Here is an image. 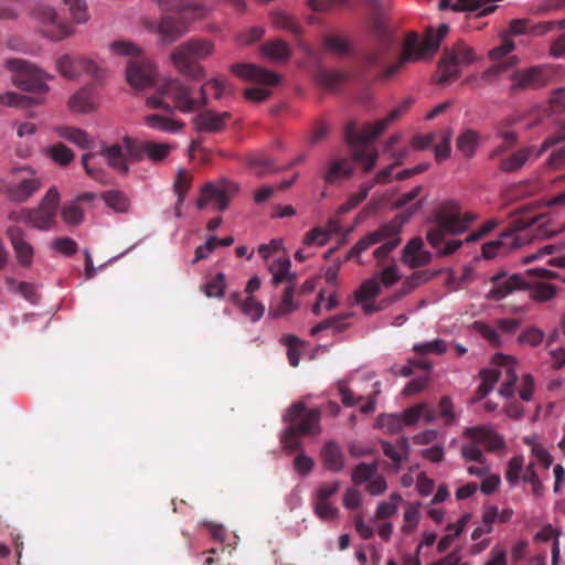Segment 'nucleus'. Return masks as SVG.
<instances>
[{"label": "nucleus", "instance_id": "nucleus-30", "mask_svg": "<svg viewBox=\"0 0 565 565\" xmlns=\"http://www.w3.org/2000/svg\"><path fill=\"white\" fill-rule=\"evenodd\" d=\"M100 154L105 157L107 163L121 174H127L129 172L128 162L130 160L127 157V149L125 145L113 143L108 146H104L100 150Z\"/></svg>", "mask_w": 565, "mask_h": 565}, {"label": "nucleus", "instance_id": "nucleus-38", "mask_svg": "<svg viewBox=\"0 0 565 565\" xmlns=\"http://www.w3.org/2000/svg\"><path fill=\"white\" fill-rule=\"evenodd\" d=\"M44 103V97H30L14 92L0 94V104L7 107L26 108Z\"/></svg>", "mask_w": 565, "mask_h": 565}, {"label": "nucleus", "instance_id": "nucleus-19", "mask_svg": "<svg viewBox=\"0 0 565 565\" xmlns=\"http://www.w3.org/2000/svg\"><path fill=\"white\" fill-rule=\"evenodd\" d=\"M57 68L62 76L75 79L82 74H87L94 79H100L103 70L93 60L65 54L57 61Z\"/></svg>", "mask_w": 565, "mask_h": 565}, {"label": "nucleus", "instance_id": "nucleus-13", "mask_svg": "<svg viewBox=\"0 0 565 565\" xmlns=\"http://www.w3.org/2000/svg\"><path fill=\"white\" fill-rule=\"evenodd\" d=\"M477 61V56L469 45L459 41L452 47L446 49L444 57L439 63L438 83L444 85L451 79L459 77V65H469Z\"/></svg>", "mask_w": 565, "mask_h": 565}, {"label": "nucleus", "instance_id": "nucleus-3", "mask_svg": "<svg viewBox=\"0 0 565 565\" xmlns=\"http://www.w3.org/2000/svg\"><path fill=\"white\" fill-rule=\"evenodd\" d=\"M162 94L174 104V108L182 113H192L207 105V93L212 92L214 99H222L234 95L233 85L224 77H212L204 82L199 89V97L193 89L179 78H169L161 84Z\"/></svg>", "mask_w": 565, "mask_h": 565}, {"label": "nucleus", "instance_id": "nucleus-42", "mask_svg": "<svg viewBox=\"0 0 565 565\" xmlns=\"http://www.w3.org/2000/svg\"><path fill=\"white\" fill-rule=\"evenodd\" d=\"M402 503L403 497L398 492H392L387 500L379 502L375 510V519L386 520L394 516Z\"/></svg>", "mask_w": 565, "mask_h": 565}, {"label": "nucleus", "instance_id": "nucleus-44", "mask_svg": "<svg viewBox=\"0 0 565 565\" xmlns=\"http://www.w3.org/2000/svg\"><path fill=\"white\" fill-rule=\"evenodd\" d=\"M263 53L274 61H287L290 57V47L281 40H274L265 43L262 47Z\"/></svg>", "mask_w": 565, "mask_h": 565}, {"label": "nucleus", "instance_id": "nucleus-24", "mask_svg": "<svg viewBox=\"0 0 565 565\" xmlns=\"http://www.w3.org/2000/svg\"><path fill=\"white\" fill-rule=\"evenodd\" d=\"M33 14L42 23L56 28V33L51 35L55 41H61L74 33L73 25L67 21L58 19L57 13L52 7L36 6L33 10Z\"/></svg>", "mask_w": 565, "mask_h": 565}, {"label": "nucleus", "instance_id": "nucleus-28", "mask_svg": "<svg viewBox=\"0 0 565 565\" xmlns=\"http://www.w3.org/2000/svg\"><path fill=\"white\" fill-rule=\"evenodd\" d=\"M525 286V281L520 275L495 277L493 279V286L488 292V298L491 300H501L515 290L524 289Z\"/></svg>", "mask_w": 565, "mask_h": 565}, {"label": "nucleus", "instance_id": "nucleus-20", "mask_svg": "<svg viewBox=\"0 0 565 565\" xmlns=\"http://www.w3.org/2000/svg\"><path fill=\"white\" fill-rule=\"evenodd\" d=\"M462 436L470 441L483 445L489 452H503L507 447L504 437L492 425L466 427Z\"/></svg>", "mask_w": 565, "mask_h": 565}, {"label": "nucleus", "instance_id": "nucleus-32", "mask_svg": "<svg viewBox=\"0 0 565 565\" xmlns=\"http://www.w3.org/2000/svg\"><path fill=\"white\" fill-rule=\"evenodd\" d=\"M537 151L539 149L536 150L534 146L521 148L510 156L502 158L499 163V170L505 173L516 172L521 170L530 157L534 153L536 154Z\"/></svg>", "mask_w": 565, "mask_h": 565}, {"label": "nucleus", "instance_id": "nucleus-49", "mask_svg": "<svg viewBox=\"0 0 565 565\" xmlns=\"http://www.w3.org/2000/svg\"><path fill=\"white\" fill-rule=\"evenodd\" d=\"M552 249H540V252L523 258V264L541 260L544 265L557 268H565V256H553Z\"/></svg>", "mask_w": 565, "mask_h": 565}, {"label": "nucleus", "instance_id": "nucleus-33", "mask_svg": "<svg viewBox=\"0 0 565 565\" xmlns=\"http://www.w3.org/2000/svg\"><path fill=\"white\" fill-rule=\"evenodd\" d=\"M321 458L323 466L334 472L344 468V455L340 446L334 441H328L321 449Z\"/></svg>", "mask_w": 565, "mask_h": 565}, {"label": "nucleus", "instance_id": "nucleus-46", "mask_svg": "<svg viewBox=\"0 0 565 565\" xmlns=\"http://www.w3.org/2000/svg\"><path fill=\"white\" fill-rule=\"evenodd\" d=\"M479 135L472 129L465 130L457 138V148L467 158H471L477 149Z\"/></svg>", "mask_w": 565, "mask_h": 565}, {"label": "nucleus", "instance_id": "nucleus-22", "mask_svg": "<svg viewBox=\"0 0 565 565\" xmlns=\"http://www.w3.org/2000/svg\"><path fill=\"white\" fill-rule=\"evenodd\" d=\"M539 221V217L518 218L500 233V238L486 242L481 247H521L522 232Z\"/></svg>", "mask_w": 565, "mask_h": 565}, {"label": "nucleus", "instance_id": "nucleus-47", "mask_svg": "<svg viewBox=\"0 0 565 565\" xmlns=\"http://www.w3.org/2000/svg\"><path fill=\"white\" fill-rule=\"evenodd\" d=\"M565 9V0H537L531 3L527 12L533 15H546Z\"/></svg>", "mask_w": 565, "mask_h": 565}, {"label": "nucleus", "instance_id": "nucleus-8", "mask_svg": "<svg viewBox=\"0 0 565 565\" xmlns=\"http://www.w3.org/2000/svg\"><path fill=\"white\" fill-rule=\"evenodd\" d=\"M111 53L120 56H130L126 68V78L135 89H143L152 86L156 79V67L152 62L147 58L139 57L141 49L130 41H115L109 44Z\"/></svg>", "mask_w": 565, "mask_h": 565}, {"label": "nucleus", "instance_id": "nucleus-48", "mask_svg": "<svg viewBox=\"0 0 565 565\" xmlns=\"http://www.w3.org/2000/svg\"><path fill=\"white\" fill-rule=\"evenodd\" d=\"M103 200L108 207L117 213H127L130 207L128 198L120 191H106L103 193Z\"/></svg>", "mask_w": 565, "mask_h": 565}, {"label": "nucleus", "instance_id": "nucleus-50", "mask_svg": "<svg viewBox=\"0 0 565 565\" xmlns=\"http://www.w3.org/2000/svg\"><path fill=\"white\" fill-rule=\"evenodd\" d=\"M524 470V457L521 455L512 457L507 467L505 479L511 487H515L522 481Z\"/></svg>", "mask_w": 565, "mask_h": 565}, {"label": "nucleus", "instance_id": "nucleus-60", "mask_svg": "<svg viewBox=\"0 0 565 565\" xmlns=\"http://www.w3.org/2000/svg\"><path fill=\"white\" fill-rule=\"evenodd\" d=\"M370 191V186H367L364 182L361 184L358 192L351 194L348 200L342 205H340L338 212L343 214L353 210L367 198Z\"/></svg>", "mask_w": 565, "mask_h": 565}, {"label": "nucleus", "instance_id": "nucleus-31", "mask_svg": "<svg viewBox=\"0 0 565 565\" xmlns=\"http://www.w3.org/2000/svg\"><path fill=\"white\" fill-rule=\"evenodd\" d=\"M41 181L35 177H23L17 184L7 188V194L14 202H25L41 189Z\"/></svg>", "mask_w": 565, "mask_h": 565}, {"label": "nucleus", "instance_id": "nucleus-52", "mask_svg": "<svg viewBox=\"0 0 565 565\" xmlns=\"http://www.w3.org/2000/svg\"><path fill=\"white\" fill-rule=\"evenodd\" d=\"M317 79L323 88L335 90L347 81V75L340 72L322 71L318 74Z\"/></svg>", "mask_w": 565, "mask_h": 565}, {"label": "nucleus", "instance_id": "nucleus-14", "mask_svg": "<svg viewBox=\"0 0 565 565\" xmlns=\"http://www.w3.org/2000/svg\"><path fill=\"white\" fill-rule=\"evenodd\" d=\"M237 192L238 185L230 180L220 179L215 182H207L201 189L196 206L200 210L211 206L213 210L224 211Z\"/></svg>", "mask_w": 565, "mask_h": 565}, {"label": "nucleus", "instance_id": "nucleus-9", "mask_svg": "<svg viewBox=\"0 0 565 565\" xmlns=\"http://www.w3.org/2000/svg\"><path fill=\"white\" fill-rule=\"evenodd\" d=\"M362 1L371 8L369 30L379 47L375 52L369 54L367 61L370 64L375 65L392 50L395 43V36L391 25L388 24V6L382 0Z\"/></svg>", "mask_w": 565, "mask_h": 565}, {"label": "nucleus", "instance_id": "nucleus-26", "mask_svg": "<svg viewBox=\"0 0 565 565\" xmlns=\"http://www.w3.org/2000/svg\"><path fill=\"white\" fill-rule=\"evenodd\" d=\"M259 252L267 263L268 270L273 275V282L275 285L292 277L290 273V260L288 257L279 255V249H259Z\"/></svg>", "mask_w": 565, "mask_h": 565}, {"label": "nucleus", "instance_id": "nucleus-21", "mask_svg": "<svg viewBox=\"0 0 565 565\" xmlns=\"http://www.w3.org/2000/svg\"><path fill=\"white\" fill-rule=\"evenodd\" d=\"M401 227L402 221L395 218L391 223L381 226L377 231L369 233L353 247H367L369 245L379 243H383L380 247H396L401 242L398 236Z\"/></svg>", "mask_w": 565, "mask_h": 565}, {"label": "nucleus", "instance_id": "nucleus-11", "mask_svg": "<svg viewBox=\"0 0 565 565\" xmlns=\"http://www.w3.org/2000/svg\"><path fill=\"white\" fill-rule=\"evenodd\" d=\"M58 204L60 193L56 188H51L36 209L13 211L9 214V218L30 223L39 230H50L55 224Z\"/></svg>", "mask_w": 565, "mask_h": 565}, {"label": "nucleus", "instance_id": "nucleus-63", "mask_svg": "<svg viewBox=\"0 0 565 565\" xmlns=\"http://www.w3.org/2000/svg\"><path fill=\"white\" fill-rule=\"evenodd\" d=\"M460 456L466 463L487 458L483 450L477 443L462 444L460 447Z\"/></svg>", "mask_w": 565, "mask_h": 565}, {"label": "nucleus", "instance_id": "nucleus-39", "mask_svg": "<svg viewBox=\"0 0 565 565\" xmlns=\"http://www.w3.org/2000/svg\"><path fill=\"white\" fill-rule=\"evenodd\" d=\"M413 103L414 99L412 97H406L397 107L392 109L385 118L372 124L371 126L374 127L373 136H380L391 122L404 115Z\"/></svg>", "mask_w": 565, "mask_h": 565}, {"label": "nucleus", "instance_id": "nucleus-55", "mask_svg": "<svg viewBox=\"0 0 565 565\" xmlns=\"http://www.w3.org/2000/svg\"><path fill=\"white\" fill-rule=\"evenodd\" d=\"M413 350L419 355L443 354L447 351V343L443 339L416 343Z\"/></svg>", "mask_w": 565, "mask_h": 565}, {"label": "nucleus", "instance_id": "nucleus-54", "mask_svg": "<svg viewBox=\"0 0 565 565\" xmlns=\"http://www.w3.org/2000/svg\"><path fill=\"white\" fill-rule=\"evenodd\" d=\"M241 309L253 322L258 321L265 312V306L253 296H247V298L242 302Z\"/></svg>", "mask_w": 565, "mask_h": 565}, {"label": "nucleus", "instance_id": "nucleus-36", "mask_svg": "<svg viewBox=\"0 0 565 565\" xmlns=\"http://www.w3.org/2000/svg\"><path fill=\"white\" fill-rule=\"evenodd\" d=\"M353 173V166L347 159L333 161L326 171L323 179L328 184H333L340 180L348 179Z\"/></svg>", "mask_w": 565, "mask_h": 565}, {"label": "nucleus", "instance_id": "nucleus-64", "mask_svg": "<svg viewBox=\"0 0 565 565\" xmlns=\"http://www.w3.org/2000/svg\"><path fill=\"white\" fill-rule=\"evenodd\" d=\"M439 417L443 418L447 425H454L458 420L454 404L447 396L443 397L439 402Z\"/></svg>", "mask_w": 565, "mask_h": 565}, {"label": "nucleus", "instance_id": "nucleus-15", "mask_svg": "<svg viewBox=\"0 0 565 565\" xmlns=\"http://www.w3.org/2000/svg\"><path fill=\"white\" fill-rule=\"evenodd\" d=\"M124 145L127 149V157L130 162H140L145 159L153 163L162 162L174 148L168 142L152 140H140L131 137H124Z\"/></svg>", "mask_w": 565, "mask_h": 565}, {"label": "nucleus", "instance_id": "nucleus-29", "mask_svg": "<svg viewBox=\"0 0 565 565\" xmlns=\"http://www.w3.org/2000/svg\"><path fill=\"white\" fill-rule=\"evenodd\" d=\"M295 288L288 286L280 299L273 300L269 305L268 317L271 319H281L299 308V303L294 299Z\"/></svg>", "mask_w": 565, "mask_h": 565}, {"label": "nucleus", "instance_id": "nucleus-7", "mask_svg": "<svg viewBox=\"0 0 565 565\" xmlns=\"http://www.w3.org/2000/svg\"><path fill=\"white\" fill-rule=\"evenodd\" d=\"M213 52L214 43L212 41L191 39L175 46L170 54V60L179 74L199 81L206 76V71L199 61L209 57Z\"/></svg>", "mask_w": 565, "mask_h": 565}, {"label": "nucleus", "instance_id": "nucleus-37", "mask_svg": "<svg viewBox=\"0 0 565 565\" xmlns=\"http://www.w3.org/2000/svg\"><path fill=\"white\" fill-rule=\"evenodd\" d=\"M383 452L394 465L399 466L409 454V440L406 437L399 438L394 445L384 441L382 444Z\"/></svg>", "mask_w": 565, "mask_h": 565}, {"label": "nucleus", "instance_id": "nucleus-10", "mask_svg": "<svg viewBox=\"0 0 565 565\" xmlns=\"http://www.w3.org/2000/svg\"><path fill=\"white\" fill-rule=\"evenodd\" d=\"M4 67L11 73V81L18 88L43 97L49 92L46 82L51 78L34 64L22 58H9Z\"/></svg>", "mask_w": 565, "mask_h": 565}, {"label": "nucleus", "instance_id": "nucleus-40", "mask_svg": "<svg viewBox=\"0 0 565 565\" xmlns=\"http://www.w3.org/2000/svg\"><path fill=\"white\" fill-rule=\"evenodd\" d=\"M160 10L171 9V8H183L190 9L194 17L207 15L209 9L201 2H195L191 0H153Z\"/></svg>", "mask_w": 565, "mask_h": 565}, {"label": "nucleus", "instance_id": "nucleus-2", "mask_svg": "<svg viewBox=\"0 0 565 565\" xmlns=\"http://www.w3.org/2000/svg\"><path fill=\"white\" fill-rule=\"evenodd\" d=\"M390 252L391 249H374L373 257L381 269L372 277L365 279L353 294L354 301L362 307L366 315L385 310L413 289V284L405 281L396 292L383 298L377 303L374 302L382 288H390L402 278Z\"/></svg>", "mask_w": 565, "mask_h": 565}, {"label": "nucleus", "instance_id": "nucleus-5", "mask_svg": "<svg viewBox=\"0 0 565 565\" xmlns=\"http://www.w3.org/2000/svg\"><path fill=\"white\" fill-rule=\"evenodd\" d=\"M161 11L162 15L158 21L152 18L141 20V25L147 31L158 35V43L161 45L174 43L188 32L191 23L206 17H194L190 9L183 8H171Z\"/></svg>", "mask_w": 565, "mask_h": 565}, {"label": "nucleus", "instance_id": "nucleus-53", "mask_svg": "<svg viewBox=\"0 0 565 565\" xmlns=\"http://www.w3.org/2000/svg\"><path fill=\"white\" fill-rule=\"evenodd\" d=\"M402 258L409 267L416 268L428 264L431 255L426 249H404Z\"/></svg>", "mask_w": 565, "mask_h": 565}, {"label": "nucleus", "instance_id": "nucleus-35", "mask_svg": "<svg viewBox=\"0 0 565 565\" xmlns=\"http://www.w3.org/2000/svg\"><path fill=\"white\" fill-rule=\"evenodd\" d=\"M58 137L68 140L82 149L90 148L93 145L92 137L84 130L70 126H58L55 128Z\"/></svg>", "mask_w": 565, "mask_h": 565}, {"label": "nucleus", "instance_id": "nucleus-62", "mask_svg": "<svg viewBox=\"0 0 565 565\" xmlns=\"http://www.w3.org/2000/svg\"><path fill=\"white\" fill-rule=\"evenodd\" d=\"M83 210L73 202L62 209V218L68 225H78L83 221Z\"/></svg>", "mask_w": 565, "mask_h": 565}, {"label": "nucleus", "instance_id": "nucleus-34", "mask_svg": "<svg viewBox=\"0 0 565 565\" xmlns=\"http://www.w3.org/2000/svg\"><path fill=\"white\" fill-rule=\"evenodd\" d=\"M352 317L353 312H345L342 315L330 317L312 327L310 330V334L317 335L320 332L329 329L332 330L334 333H340L349 327L348 320L351 319Z\"/></svg>", "mask_w": 565, "mask_h": 565}, {"label": "nucleus", "instance_id": "nucleus-61", "mask_svg": "<svg viewBox=\"0 0 565 565\" xmlns=\"http://www.w3.org/2000/svg\"><path fill=\"white\" fill-rule=\"evenodd\" d=\"M426 408L427 403H419L401 413L405 427L416 426L422 420Z\"/></svg>", "mask_w": 565, "mask_h": 565}, {"label": "nucleus", "instance_id": "nucleus-4", "mask_svg": "<svg viewBox=\"0 0 565 565\" xmlns=\"http://www.w3.org/2000/svg\"><path fill=\"white\" fill-rule=\"evenodd\" d=\"M448 32L449 26L441 24L437 31L431 28L428 29L423 39L415 32L408 33L404 41L402 55L394 64L383 71L381 77L390 79L401 72L408 62L431 57L438 51Z\"/></svg>", "mask_w": 565, "mask_h": 565}, {"label": "nucleus", "instance_id": "nucleus-25", "mask_svg": "<svg viewBox=\"0 0 565 565\" xmlns=\"http://www.w3.org/2000/svg\"><path fill=\"white\" fill-rule=\"evenodd\" d=\"M232 114L203 110L193 118L194 127L200 132L216 134L225 129Z\"/></svg>", "mask_w": 565, "mask_h": 565}, {"label": "nucleus", "instance_id": "nucleus-6", "mask_svg": "<svg viewBox=\"0 0 565 565\" xmlns=\"http://www.w3.org/2000/svg\"><path fill=\"white\" fill-rule=\"evenodd\" d=\"M516 364V360L511 355L494 354L491 365L480 373L481 383L478 387L480 398L486 397L492 392L499 381L502 382L499 394L503 398L513 397L516 392L515 385L519 381Z\"/></svg>", "mask_w": 565, "mask_h": 565}, {"label": "nucleus", "instance_id": "nucleus-57", "mask_svg": "<svg viewBox=\"0 0 565 565\" xmlns=\"http://www.w3.org/2000/svg\"><path fill=\"white\" fill-rule=\"evenodd\" d=\"M377 472L376 463H360L352 472L354 484L367 483Z\"/></svg>", "mask_w": 565, "mask_h": 565}, {"label": "nucleus", "instance_id": "nucleus-27", "mask_svg": "<svg viewBox=\"0 0 565 565\" xmlns=\"http://www.w3.org/2000/svg\"><path fill=\"white\" fill-rule=\"evenodd\" d=\"M231 72L242 79L260 84L275 85L279 81L275 73L254 64L236 63L231 66Z\"/></svg>", "mask_w": 565, "mask_h": 565}, {"label": "nucleus", "instance_id": "nucleus-18", "mask_svg": "<svg viewBox=\"0 0 565 565\" xmlns=\"http://www.w3.org/2000/svg\"><path fill=\"white\" fill-rule=\"evenodd\" d=\"M284 420L291 423V427H296L303 435H317L321 430L320 411L317 408L307 411L303 403L291 405L284 415Z\"/></svg>", "mask_w": 565, "mask_h": 565}, {"label": "nucleus", "instance_id": "nucleus-43", "mask_svg": "<svg viewBox=\"0 0 565 565\" xmlns=\"http://www.w3.org/2000/svg\"><path fill=\"white\" fill-rule=\"evenodd\" d=\"M420 507L419 502H407L403 513V524L401 525V532L411 534L414 532L420 521Z\"/></svg>", "mask_w": 565, "mask_h": 565}, {"label": "nucleus", "instance_id": "nucleus-41", "mask_svg": "<svg viewBox=\"0 0 565 565\" xmlns=\"http://www.w3.org/2000/svg\"><path fill=\"white\" fill-rule=\"evenodd\" d=\"M68 106L73 111L90 113L94 110V96L89 88L85 87L77 90L68 100Z\"/></svg>", "mask_w": 565, "mask_h": 565}, {"label": "nucleus", "instance_id": "nucleus-56", "mask_svg": "<svg viewBox=\"0 0 565 565\" xmlns=\"http://www.w3.org/2000/svg\"><path fill=\"white\" fill-rule=\"evenodd\" d=\"M68 7L74 21L78 24H84L89 20V13L85 0H64Z\"/></svg>", "mask_w": 565, "mask_h": 565}, {"label": "nucleus", "instance_id": "nucleus-16", "mask_svg": "<svg viewBox=\"0 0 565 565\" xmlns=\"http://www.w3.org/2000/svg\"><path fill=\"white\" fill-rule=\"evenodd\" d=\"M169 98L162 94L161 87L159 88L158 95H152L147 98V105L151 108H160L166 110L168 114H151L145 117V124L152 129L160 130L163 132H177L183 129L184 124L170 116L173 113L170 105L166 103L163 98Z\"/></svg>", "mask_w": 565, "mask_h": 565}, {"label": "nucleus", "instance_id": "nucleus-12", "mask_svg": "<svg viewBox=\"0 0 565 565\" xmlns=\"http://www.w3.org/2000/svg\"><path fill=\"white\" fill-rule=\"evenodd\" d=\"M373 134L374 127L371 125L359 131L353 121L349 122L344 129V139L352 148L353 158L363 166L365 172H370L375 167L379 157L376 150H371L367 147V143L377 137Z\"/></svg>", "mask_w": 565, "mask_h": 565}, {"label": "nucleus", "instance_id": "nucleus-51", "mask_svg": "<svg viewBox=\"0 0 565 565\" xmlns=\"http://www.w3.org/2000/svg\"><path fill=\"white\" fill-rule=\"evenodd\" d=\"M557 287L547 282H537L530 289V297L532 300L539 302L551 301L557 296Z\"/></svg>", "mask_w": 565, "mask_h": 565}, {"label": "nucleus", "instance_id": "nucleus-58", "mask_svg": "<svg viewBox=\"0 0 565 565\" xmlns=\"http://www.w3.org/2000/svg\"><path fill=\"white\" fill-rule=\"evenodd\" d=\"M191 183L192 175L186 170L180 169L173 183V189L175 194L178 195L179 203H182L184 201L185 195L191 186Z\"/></svg>", "mask_w": 565, "mask_h": 565}, {"label": "nucleus", "instance_id": "nucleus-45", "mask_svg": "<svg viewBox=\"0 0 565 565\" xmlns=\"http://www.w3.org/2000/svg\"><path fill=\"white\" fill-rule=\"evenodd\" d=\"M45 153L55 163H57L62 167L70 164L75 158V153L73 152V150L70 149L68 147H66L62 142H57V143H54L53 146L49 147L45 150Z\"/></svg>", "mask_w": 565, "mask_h": 565}, {"label": "nucleus", "instance_id": "nucleus-17", "mask_svg": "<svg viewBox=\"0 0 565 565\" xmlns=\"http://www.w3.org/2000/svg\"><path fill=\"white\" fill-rule=\"evenodd\" d=\"M550 78V72L543 65L519 68L510 75V90L512 94H518L524 90L540 89L548 84Z\"/></svg>", "mask_w": 565, "mask_h": 565}, {"label": "nucleus", "instance_id": "nucleus-1", "mask_svg": "<svg viewBox=\"0 0 565 565\" xmlns=\"http://www.w3.org/2000/svg\"><path fill=\"white\" fill-rule=\"evenodd\" d=\"M477 214L462 212L456 201H446L436 211L433 224L426 238L433 247H462L463 244H476L487 237L499 224L495 218L488 220L478 230L467 233L477 220Z\"/></svg>", "mask_w": 565, "mask_h": 565}, {"label": "nucleus", "instance_id": "nucleus-23", "mask_svg": "<svg viewBox=\"0 0 565 565\" xmlns=\"http://www.w3.org/2000/svg\"><path fill=\"white\" fill-rule=\"evenodd\" d=\"M333 237H335L338 245L344 244V236L341 233V225L338 218H330L324 227L318 226L308 232L303 237V244L323 246L331 243Z\"/></svg>", "mask_w": 565, "mask_h": 565}, {"label": "nucleus", "instance_id": "nucleus-59", "mask_svg": "<svg viewBox=\"0 0 565 565\" xmlns=\"http://www.w3.org/2000/svg\"><path fill=\"white\" fill-rule=\"evenodd\" d=\"M313 511L316 515L324 522L333 521L338 518L339 510L330 501L315 500Z\"/></svg>", "mask_w": 565, "mask_h": 565}]
</instances>
